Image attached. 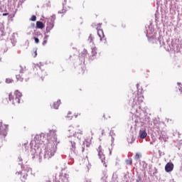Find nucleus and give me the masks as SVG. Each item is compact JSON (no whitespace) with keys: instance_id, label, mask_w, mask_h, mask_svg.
Returning <instances> with one entry per match:
<instances>
[{"instance_id":"f257e3e1","label":"nucleus","mask_w":182,"mask_h":182,"mask_svg":"<svg viewBox=\"0 0 182 182\" xmlns=\"http://www.w3.org/2000/svg\"><path fill=\"white\" fill-rule=\"evenodd\" d=\"M68 136L70 137L75 136L77 139L81 140L83 138V129L82 128H78L75 131V127L73 126H70L68 127Z\"/></svg>"},{"instance_id":"f03ea898","label":"nucleus","mask_w":182,"mask_h":182,"mask_svg":"<svg viewBox=\"0 0 182 182\" xmlns=\"http://www.w3.org/2000/svg\"><path fill=\"white\" fill-rule=\"evenodd\" d=\"M21 97H22V93L18 90L9 95V100L12 105H19L21 103Z\"/></svg>"},{"instance_id":"2eb2a0df","label":"nucleus","mask_w":182,"mask_h":182,"mask_svg":"<svg viewBox=\"0 0 182 182\" xmlns=\"http://www.w3.org/2000/svg\"><path fill=\"white\" fill-rule=\"evenodd\" d=\"M97 48L96 47H94L92 49V56H96V55L97 54Z\"/></svg>"},{"instance_id":"cd10ccee","label":"nucleus","mask_w":182,"mask_h":182,"mask_svg":"<svg viewBox=\"0 0 182 182\" xmlns=\"http://www.w3.org/2000/svg\"><path fill=\"white\" fill-rule=\"evenodd\" d=\"M82 151H85V147H82Z\"/></svg>"},{"instance_id":"f3484780","label":"nucleus","mask_w":182,"mask_h":182,"mask_svg":"<svg viewBox=\"0 0 182 182\" xmlns=\"http://www.w3.org/2000/svg\"><path fill=\"white\" fill-rule=\"evenodd\" d=\"M132 163H133V161L132 159H127L126 161V164H128L129 166L132 165Z\"/></svg>"},{"instance_id":"a878e982","label":"nucleus","mask_w":182,"mask_h":182,"mask_svg":"<svg viewBox=\"0 0 182 182\" xmlns=\"http://www.w3.org/2000/svg\"><path fill=\"white\" fill-rule=\"evenodd\" d=\"M102 134H105V130H102Z\"/></svg>"},{"instance_id":"b1692460","label":"nucleus","mask_w":182,"mask_h":182,"mask_svg":"<svg viewBox=\"0 0 182 182\" xmlns=\"http://www.w3.org/2000/svg\"><path fill=\"white\" fill-rule=\"evenodd\" d=\"M9 14L8 13H4L3 16H8Z\"/></svg>"},{"instance_id":"dca6fc26","label":"nucleus","mask_w":182,"mask_h":182,"mask_svg":"<svg viewBox=\"0 0 182 182\" xmlns=\"http://www.w3.org/2000/svg\"><path fill=\"white\" fill-rule=\"evenodd\" d=\"M30 21H31L32 22H35V21H36V16L33 15L30 18Z\"/></svg>"},{"instance_id":"20e7f679","label":"nucleus","mask_w":182,"mask_h":182,"mask_svg":"<svg viewBox=\"0 0 182 182\" xmlns=\"http://www.w3.org/2000/svg\"><path fill=\"white\" fill-rule=\"evenodd\" d=\"M97 150L98 152V156L102 163H104V164H106V156H105V154H103V151H102V146H100Z\"/></svg>"},{"instance_id":"4468645a","label":"nucleus","mask_w":182,"mask_h":182,"mask_svg":"<svg viewBox=\"0 0 182 182\" xmlns=\"http://www.w3.org/2000/svg\"><path fill=\"white\" fill-rule=\"evenodd\" d=\"M66 117H67V119L72 120V119H73V114L72 113V112L69 111L67 114Z\"/></svg>"},{"instance_id":"423d86ee","label":"nucleus","mask_w":182,"mask_h":182,"mask_svg":"<svg viewBox=\"0 0 182 182\" xmlns=\"http://www.w3.org/2000/svg\"><path fill=\"white\" fill-rule=\"evenodd\" d=\"M174 169V164L171 162H168L165 166V171L166 173H170L172 170Z\"/></svg>"},{"instance_id":"c756f323","label":"nucleus","mask_w":182,"mask_h":182,"mask_svg":"<svg viewBox=\"0 0 182 182\" xmlns=\"http://www.w3.org/2000/svg\"><path fill=\"white\" fill-rule=\"evenodd\" d=\"M55 182H60V181H55Z\"/></svg>"},{"instance_id":"bb28decb","label":"nucleus","mask_w":182,"mask_h":182,"mask_svg":"<svg viewBox=\"0 0 182 182\" xmlns=\"http://www.w3.org/2000/svg\"><path fill=\"white\" fill-rule=\"evenodd\" d=\"M103 117H104V119H106V115L104 114V115H103Z\"/></svg>"},{"instance_id":"6e6552de","label":"nucleus","mask_w":182,"mask_h":182,"mask_svg":"<svg viewBox=\"0 0 182 182\" xmlns=\"http://www.w3.org/2000/svg\"><path fill=\"white\" fill-rule=\"evenodd\" d=\"M97 35L100 37V41H103V38H105V33L102 29L97 30Z\"/></svg>"},{"instance_id":"a211bd4d","label":"nucleus","mask_w":182,"mask_h":182,"mask_svg":"<svg viewBox=\"0 0 182 182\" xmlns=\"http://www.w3.org/2000/svg\"><path fill=\"white\" fill-rule=\"evenodd\" d=\"M48 43V38L45 37L43 41V46H45Z\"/></svg>"},{"instance_id":"2f4dec72","label":"nucleus","mask_w":182,"mask_h":182,"mask_svg":"<svg viewBox=\"0 0 182 182\" xmlns=\"http://www.w3.org/2000/svg\"><path fill=\"white\" fill-rule=\"evenodd\" d=\"M75 144H74V147H75Z\"/></svg>"},{"instance_id":"6ab92c4d","label":"nucleus","mask_w":182,"mask_h":182,"mask_svg":"<svg viewBox=\"0 0 182 182\" xmlns=\"http://www.w3.org/2000/svg\"><path fill=\"white\" fill-rule=\"evenodd\" d=\"M6 82L7 83H12V82H14V80H13L12 79L7 78V79L6 80Z\"/></svg>"},{"instance_id":"c85d7f7f","label":"nucleus","mask_w":182,"mask_h":182,"mask_svg":"<svg viewBox=\"0 0 182 182\" xmlns=\"http://www.w3.org/2000/svg\"><path fill=\"white\" fill-rule=\"evenodd\" d=\"M59 177H61V178H62V177H63V175H60Z\"/></svg>"},{"instance_id":"412c9836","label":"nucleus","mask_w":182,"mask_h":182,"mask_svg":"<svg viewBox=\"0 0 182 182\" xmlns=\"http://www.w3.org/2000/svg\"><path fill=\"white\" fill-rule=\"evenodd\" d=\"M33 39L35 41V43H39V38H38L36 37H33Z\"/></svg>"},{"instance_id":"4be33fe9","label":"nucleus","mask_w":182,"mask_h":182,"mask_svg":"<svg viewBox=\"0 0 182 182\" xmlns=\"http://www.w3.org/2000/svg\"><path fill=\"white\" fill-rule=\"evenodd\" d=\"M135 159H136V160H139V159H140V154H136L135 155Z\"/></svg>"},{"instance_id":"aec40b11","label":"nucleus","mask_w":182,"mask_h":182,"mask_svg":"<svg viewBox=\"0 0 182 182\" xmlns=\"http://www.w3.org/2000/svg\"><path fill=\"white\" fill-rule=\"evenodd\" d=\"M178 85H179V90L181 93H182V85L181 82H178Z\"/></svg>"},{"instance_id":"ddd939ff","label":"nucleus","mask_w":182,"mask_h":182,"mask_svg":"<svg viewBox=\"0 0 182 182\" xmlns=\"http://www.w3.org/2000/svg\"><path fill=\"white\" fill-rule=\"evenodd\" d=\"M59 106H60V100H58L55 101L53 104V109H59Z\"/></svg>"},{"instance_id":"7ed1b4c3","label":"nucleus","mask_w":182,"mask_h":182,"mask_svg":"<svg viewBox=\"0 0 182 182\" xmlns=\"http://www.w3.org/2000/svg\"><path fill=\"white\" fill-rule=\"evenodd\" d=\"M56 153V146L55 144H48L45 151V157L46 159H50L53 156H55Z\"/></svg>"},{"instance_id":"7c9ffc66","label":"nucleus","mask_w":182,"mask_h":182,"mask_svg":"<svg viewBox=\"0 0 182 182\" xmlns=\"http://www.w3.org/2000/svg\"><path fill=\"white\" fill-rule=\"evenodd\" d=\"M77 127L79 128V127H80V126L78 125Z\"/></svg>"},{"instance_id":"9b49d317","label":"nucleus","mask_w":182,"mask_h":182,"mask_svg":"<svg viewBox=\"0 0 182 182\" xmlns=\"http://www.w3.org/2000/svg\"><path fill=\"white\" fill-rule=\"evenodd\" d=\"M36 28L37 29H43V28H45V24L42 23V21H37Z\"/></svg>"},{"instance_id":"5701e85b","label":"nucleus","mask_w":182,"mask_h":182,"mask_svg":"<svg viewBox=\"0 0 182 182\" xmlns=\"http://www.w3.org/2000/svg\"><path fill=\"white\" fill-rule=\"evenodd\" d=\"M68 2L67 0H62L63 5H66V3Z\"/></svg>"},{"instance_id":"f8f14e48","label":"nucleus","mask_w":182,"mask_h":182,"mask_svg":"<svg viewBox=\"0 0 182 182\" xmlns=\"http://www.w3.org/2000/svg\"><path fill=\"white\" fill-rule=\"evenodd\" d=\"M159 140L161 141V143H163V141H164L166 143V141H167L168 140V136L166 135L162 134L159 137Z\"/></svg>"},{"instance_id":"0eeeda50","label":"nucleus","mask_w":182,"mask_h":182,"mask_svg":"<svg viewBox=\"0 0 182 182\" xmlns=\"http://www.w3.org/2000/svg\"><path fill=\"white\" fill-rule=\"evenodd\" d=\"M143 100H144V97L141 94H138L136 96V103L140 105V103H143Z\"/></svg>"},{"instance_id":"9d476101","label":"nucleus","mask_w":182,"mask_h":182,"mask_svg":"<svg viewBox=\"0 0 182 182\" xmlns=\"http://www.w3.org/2000/svg\"><path fill=\"white\" fill-rule=\"evenodd\" d=\"M139 137L141 139H146L147 137V132H146V130L139 131Z\"/></svg>"},{"instance_id":"393cba45","label":"nucleus","mask_w":182,"mask_h":182,"mask_svg":"<svg viewBox=\"0 0 182 182\" xmlns=\"http://www.w3.org/2000/svg\"><path fill=\"white\" fill-rule=\"evenodd\" d=\"M101 26H102V23H99L98 24V28H101Z\"/></svg>"},{"instance_id":"39448f33","label":"nucleus","mask_w":182,"mask_h":182,"mask_svg":"<svg viewBox=\"0 0 182 182\" xmlns=\"http://www.w3.org/2000/svg\"><path fill=\"white\" fill-rule=\"evenodd\" d=\"M0 134L4 137L8 134V126L2 124L0 125Z\"/></svg>"},{"instance_id":"1a4fd4ad","label":"nucleus","mask_w":182,"mask_h":182,"mask_svg":"<svg viewBox=\"0 0 182 182\" xmlns=\"http://www.w3.org/2000/svg\"><path fill=\"white\" fill-rule=\"evenodd\" d=\"M16 80L18 82H23V79H25V75L22 73L16 75Z\"/></svg>"}]
</instances>
